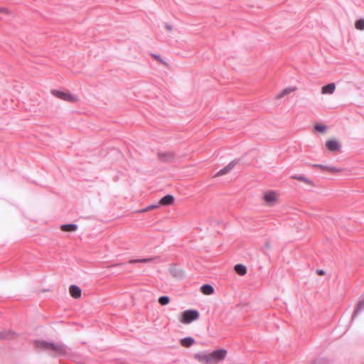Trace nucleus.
Wrapping results in <instances>:
<instances>
[{
	"mask_svg": "<svg viewBox=\"0 0 364 364\" xmlns=\"http://www.w3.org/2000/svg\"><path fill=\"white\" fill-rule=\"evenodd\" d=\"M34 346L36 348L51 350L58 355H65L68 353V348L62 343H50L45 341H36Z\"/></svg>",
	"mask_w": 364,
	"mask_h": 364,
	"instance_id": "nucleus-1",
	"label": "nucleus"
},
{
	"mask_svg": "<svg viewBox=\"0 0 364 364\" xmlns=\"http://www.w3.org/2000/svg\"><path fill=\"white\" fill-rule=\"evenodd\" d=\"M159 157L161 160L164 161H171L173 159V156L171 154H160Z\"/></svg>",
	"mask_w": 364,
	"mask_h": 364,
	"instance_id": "nucleus-22",
	"label": "nucleus"
},
{
	"mask_svg": "<svg viewBox=\"0 0 364 364\" xmlns=\"http://www.w3.org/2000/svg\"><path fill=\"white\" fill-rule=\"evenodd\" d=\"M311 364H326L325 361L323 360H316Z\"/></svg>",
	"mask_w": 364,
	"mask_h": 364,
	"instance_id": "nucleus-27",
	"label": "nucleus"
},
{
	"mask_svg": "<svg viewBox=\"0 0 364 364\" xmlns=\"http://www.w3.org/2000/svg\"><path fill=\"white\" fill-rule=\"evenodd\" d=\"M363 310H364V299L358 302L357 307L352 315L353 318H354Z\"/></svg>",
	"mask_w": 364,
	"mask_h": 364,
	"instance_id": "nucleus-19",
	"label": "nucleus"
},
{
	"mask_svg": "<svg viewBox=\"0 0 364 364\" xmlns=\"http://www.w3.org/2000/svg\"><path fill=\"white\" fill-rule=\"evenodd\" d=\"M235 270L239 275H245L247 272L246 267L243 264H238L235 266Z\"/></svg>",
	"mask_w": 364,
	"mask_h": 364,
	"instance_id": "nucleus-18",
	"label": "nucleus"
},
{
	"mask_svg": "<svg viewBox=\"0 0 364 364\" xmlns=\"http://www.w3.org/2000/svg\"><path fill=\"white\" fill-rule=\"evenodd\" d=\"M315 167H318V168H321L322 169H324L328 172H333V173H338V172H341L342 171L343 169V168H338L336 166H325V165H323V164H314L313 165Z\"/></svg>",
	"mask_w": 364,
	"mask_h": 364,
	"instance_id": "nucleus-10",
	"label": "nucleus"
},
{
	"mask_svg": "<svg viewBox=\"0 0 364 364\" xmlns=\"http://www.w3.org/2000/svg\"><path fill=\"white\" fill-rule=\"evenodd\" d=\"M315 129L318 132H323L326 131V127L324 125L317 124L315 126Z\"/></svg>",
	"mask_w": 364,
	"mask_h": 364,
	"instance_id": "nucleus-25",
	"label": "nucleus"
},
{
	"mask_svg": "<svg viewBox=\"0 0 364 364\" xmlns=\"http://www.w3.org/2000/svg\"><path fill=\"white\" fill-rule=\"evenodd\" d=\"M61 230L64 232H75L77 230L76 224H65L61 226Z\"/></svg>",
	"mask_w": 364,
	"mask_h": 364,
	"instance_id": "nucleus-14",
	"label": "nucleus"
},
{
	"mask_svg": "<svg viewBox=\"0 0 364 364\" xmlns=\"http://www.w3.org/2000/svg\"><path fill=\"white\" fill-rule=\"evenodd\" d=\"M194 358L199 361L200 363H204V364H209L210 359H209V353L206 352H198L195 353Z\"/></svg>",
	"mask_w": 364,
	"mask_h": 364,
	"instance_id": "nucleus-5",
	"label": "nucleus"
},
{
	"mask_svg": "<svg viewBox=\"0 0 364 364\" xmlns=\"http://www.w3.org/2000/svg\"><path fill=\"white\" fill-rule=\"evenodd\" d=\"M316 272L318 273V274L319 275H323L324 274V271L322 270V269H317L316 270Z\"/></svg>",
	"mask_w": 364,
	"mask_h": 364,
	"instance_id": "nucleus-29",
	"label": "nucleus"
},
{
	"mask_svg": "<svg viewBox=\"0 0 364 364\" xmlns=\"http://www.w3.org/2000/svg\"><path fill=\"white\" fill-rule=\"evenodd\" d=\"M355 28L358 30H364V19L358 20L355 22Z\"/></svg>",
	"mask_w": 364,
	"mask_h": 364,
	"instance_id": "nucleus-23",
	"label": "nucleus"
},
{
	"mask_svg": "<svg viewBox=\"0 0 364 364\" xmlns=\"http://www.w3.org/2000/svg\"><path fill=\"white\" fill-rule=\"evenodd\" d=\"M195 339L193 337L188 336L180 340V343L183 347L189 348L195 343Z\"/></svg>",
	"mask_w": 364,
	"mask_h": 364,
	"instance_id": "nucleus-11",
	"label": "nucleus"
},
{
	"mask_svg": "<svg viewBox=\"0 0 364 364\" xmlns=\"http://www.w3.org/2000/svg\"><path fill=\"white\" fill-rule=\"evenodd\" d=\"M70 294L75 299H78L81 296V289L75 284H72L69 288Z\"/></svg>",
	"mask_w": 364,
	"mask_h": 364,
	"instance_id": "nucleus-9",
	"label": "nucleus"
},
{
	"mask_svg": "<svg viewBox=\"0 0 364 364\" xmlns=\"http://www.w3.org/2000/svg\"><path fill=\"white\" fill-rule=\"evenodd\" d=\"M170 299L168 296H162L159 298V303L162 305H166L169 303Z\"/></svg>",
	"mask_w": 364,
	"mask_h": 364,
	"instance_id": "nucleus-20",
	"label": "nucleus"
},
{
	"mask_svg": "<svg viewBox=\"0 0 364 364\" xmlns=\"http://www.w3.org/2000/svg\"><path fill=\"white\" fill-rule=\"evenodd\" d=\"M0 11H4V12H7V9H4V8H0Z\"/></svg>",
	"mask_w": 364,
	"mask_h": 364,
	"instance_id": "nucleus-30",
	"label": "nucleus"
},
{
	"mask_svg": "<svg viewBox=\"0 0 364 364\" xmlns=\"http://www.w3.org/2000/svg\"><path fill=\"white\" fill-rule=\"evenodd\" d=\"M199 317V313L196 310H186L182 314L181 321L183 323H190L193 321L198 319Z\"/></svg>",
	"mask_w": 364,
	"mask_h": 364,
	"instance_id": "nucleus-3",
	"label": "nucleus"
},
{
	"mask_svg": "<svg viewBox=\"0 0 364 364\" xmlns=\"http://www.w3.org/2000/svg\"><path fill=\"white\" fill-rule=\"evenodd\" d=\"M165 27H166V28L168 31H169L172 30V26H171V25L168 24V23H166V24L165 25Z\"/></svg>",
	"mask_w": 364,
	"mask_h": 364,
	"instance_id": "nucleus-28",
	"label": "nucleus"
},
{
	"mask_svg": "<svg viewBox=\"0 0 364 364\" xmlns=\"http://www.w3.org/2000/svg\"><path fill=\"white\" fill-rule=\"evenodd\" d=\"M201 291L204 294L210 295L214 292V289L211 285L205 284L202 285Z\"/></svg>",
	"mask_w": 364,
	"mask_h": 364,
	"instance_id": "nucleus-16",
	"label": "nucleus"
},
{
	"mask_svg": "<svg viewBox=\"0 0 364 364\" xmlns=\"http://www.w3.org/2000/svg\"><path fill=\"white\" fill-rule=\"evenodd\" d=\"M9 332H0V339H9L10 338Z\"/></svg>",
	"mask_w": 364,
	"mask_h": 364,
	"instance_id": "nucleus-24",
	"label": "nucleus"
},
{
	"mask_svg": "<svg viewBox=\"0 0 364 364\" xmlns=\"http://www.w3.org/2000/svg\"><path fill=\"white\" fill-rule=\"evenodd\" d=\"M228 354L225 349L220 348L209 353V364H217V363L225 360Z\"/></svg>",
	"mask_w": 364,
	"mask_h": 364,
	"instance_id": "nucleus-2",
	"label": "nucleus"
},
{
	"mask_svg": "<svg viewBox=\"0 0 364 364\" xmlns=\"http://www.w3.org/2000/svg\"><path fill=\"white\" fill-rule=\"evenodd\" d=\"M51 93L56 97L67 102H74L77 101V97L70 92L53 90Z\"/></svg>",
	"mask_w": 364,
	"mask_h": 364,
	"instance_id": "nucleus-4",
	"label": "nucleus"
},
{
	"mask_svg": "<svg viewBox=\"0 0 364 364\" xmlns=\"http://www.w3.org/2000/svg\"><path fill=\"white\" fill-rule=\"evenodd\" d=\"M152 56L156 59L157 60H159V62L162 63H165L164 62V60H162V58L159 55H156V54H152Z\"/></svg>",
	"mask_w": 364,
	"mask_h": 364,
	"instance_id": "nucleus-26",
	"label": "nucleus"
},
{
	"mask_svg": "<svg viewBox=\"0 0 364 364\" xmlns=\"http://www.w3.org/2000/svg\"><path fill=\"white\" fill-rule=\"evenodd\" d=\"M336 89L335 83H329L322 87L321 92L324 95L333 94Z\"/></svg>",
	"mask_w": 364,
	"mask_h": 364,
	"instance_id": "nucleus-12",
	"label": "nucleus"
},
{
	"mask_svg": "<svg viewBox=\"0 0 364 364\" xmlns=\"http://www.w3.org/2000/svg\"><path fill=\"white\" fill-rule=\"evenodd\" d=\"M291 178L300 181H303L308 185L314 186V183L309 178L305 177L304 176L295 175L292 176Z\"/></svg>",
	"mask_w": 364,
	"mask_h": 364,
	"instance_id": "nucleus-15",
	"label": "nucleus"
},
{
	"mask_svg": "<svg viewBox=\"0 0 364 364\" xmlns=\"http://www.w3.org/2000/svg\"><path fill=\"white\" fill-rule=\"evenodd\" d=\"M326 148L330 151H336L341 149V144L336 139H330L326 141Z\"/></svg>",
	"mask_w": 364,
	"mask_h": 364,
	"instance_id": "nucleus-6",
	"label": "nucleus"
},
{
	"mask_svg": "<svg viewBox=\"0 0 364 364\" xmlns=\"http://www.w3.org/2000/svg\"><path fill=\"white\" fill-rule=\"evenodd\" d=\"M174 201V197L172 195H166L164 196L159 201L161 205H170Z\"/></svg>",
	"mask_w": 364,
	"mask_h": 364,
	"instance_id": "nucleus-13",
	"label": "nucleus"
},
{
	"mask_svg": "<svg viewBox=\"0 0 364 364\" xmlns=\"http://www.w3.org/2000/svg\"><path fill=\"white\" fill-rule=\"evenodd\" d=\"M295 90V87H287L285 89H284L282 91H281L277 95V99H281L282 97H283L284 96L287 95H289L290 94L291 92H294Z\"/></svg>",
	"mask_w": 364,
	"mask_h": 364,
	"instance_id": "nucleus-17",
	"label": "nucleus"
},
{
	"mask_svg": "<svg viewBox=\"0 0 364 364\" xmlns=\"http://www.w3.org/2000/svg\"><path fill=\"white\" fill-rule=\"evenodd\" d=\"M237 164V161L235 160L232 161L230 162L225 167L220 169L215 175V177L225 175L228 173L230 170H232L235 164Z\"/></svg>",
	"mask_w": 364,
	"mask_h": 364,
	"instance_id": "nucleus-7",
	"label": "nucleus"
},
{
	"mask_svg": "<svg viewBox=\"0 0 364 364\" xmlns=\"http://www.w3.org/2000/svg\"><path fill=\"white\" fill-rule=\"evenodd\" d=\"M151 260H152L151 258L136 259H131V260H129V263H130V264H132V263H136V262H139V263H146V262H150Z\"/></svg>",
	"mask_w": 364,
	"mask_h": 364,
	"instance_id": "nucleus-21",
	"label": "nucleus"
},
{
	"mask_svg": "<svg viewBox=\"0 0 364 364\" xmlns=\"http://www.w3.org/2000/svg\"><path fill=\"white\" fill-rule=\"evenodd\" d=\"M265 202L269 205H272L277 200L276 193L274 192H267L263 196Z\"/></svg>",
	"mask_w": 364,
	"mask_h": 364,
	"instance_id": "nucleus-8",
	"label": "nucleus"
}]
</instances>
